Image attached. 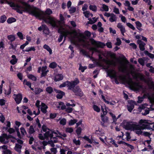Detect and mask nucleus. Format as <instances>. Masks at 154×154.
<instances>
[{"mask_svg": "<svg viewBox=\"0 0 154 154\" xmlns=\"http://www.w3.org/2000/svg\"><path fill=\"white\" fill-rule=\"evenodd\" d=\"M41 111L44 114L46 113L47 112V109L48 107L44 103H41Z\"/></svg>", "mask_w": 154, "mask_h": 154, "instance_id": "19", "label": "nucleus"}, {"mask_svg": "<svg viewBox=\"0 0 154 154\" xmlns=\"http://www.w3.org/2000/svg\"><path fill=\"white\" fill-rule=\"evenodd\" d=\"M101 60L103 62L105 63L107 65L109 66L112 65L115 66L116 65V62L113 60H110L106 59L104 58H103Z\"/></svg>", "mask_w": 154, "mask_h": 154, "instance_id": "15", "label": "nucleus"}, {"mask_svg": "<svg viewBox=\"0 0 154 154\" xmlns=\"http://www.w3.org/2000/svg\"><path fill=\"white\" fill-rule=\"evenodd\" d=\"M64 29L61 26L59 28L58 30V32L60 33V34H61L63 32H65V31H63Z\"/></svg>", "mask_w": 154, "mask_h": 154, "instance_id": "48", "label": "nucleus"}, {"mask_svg": "<svg viewBox=\"0 0 154 154\" xmlns=\"http://www.w3.org/2000/svg\"><path fill=\"white\" fill-rule=\"evenodd\" d=\"M93 108L95 111L98 112H100V108L99 107H98V106H97L96 105H94L93 106Z\"/></svg>", "mask_w": 154, "mask_h": 154, "instance_id": "39", "label": "nucleus"}, {"mask_svg": "<svg viewBox=\"0 0 154 154\" xmlns=\"http://www.w3.org/2000/svg\"><path fill=\"white\" fill-rule=\"evenodd\" d=\"M72 91L75 93L76 96L81 97L83 94L82 91L79 86H76Z\"/></svg>", "mask_w": 154, "mask_h": 154, "instance_id": "10", "label": "nucleus"}, {"mask_svg": "<svg viewBox=\"0 0 154 154\" xmlns=\"http://www.w3.org/2000/svg\"><path fill=\"white\" fill-rule=\"evenodd\" d=\"M35 121L36 122V124L38 125V127L40 128H41L42 125L41 124L38 118H37L36 119Z\"/></svg>", "mask_w": 154, "mask_h": 154, "instance_id": "59", "label": "nucleus"}, {"mask_svg": "<svg viewBox=\"0 0 154 154\" xmlns=\"http://www.w3.org/2000/svg\"><path fill=\"white\" fill-rule=\"evenodd\" d=\"M5 138L4 137L3 134H2V135L0 136V142L2 143L3 144H6L8 143V141H5Z\"/></svg>", "mask_w": 154, "mask_h": 154, "instance_id": "25", "label": "nucleus"}, {"mask_svg": "<svg viewBox=\"0 0 154 154\" xmlns=\"http://www.w3.org/2000/svg\"><path fill=\"white\" fill-rule=\"evenodd\" d=\"M46 23H48L50 24L53 27H58L56 22L54 19L51 17H49L48 20L45 19L43 20Z\"/></svg>", "mask_w": 154, "mask_h": 154, "instance_id": "9", "label": "nucleus"}, {"mask_svg": "<svg viewBox=\"0 0 154 154\" xmlns=\"http://www.w3.org/2000/svg\"><path fill=\"white\" fill-rule=\"evenodd\" d=\"M19 2L22 5V6L17 5H16L17 8V12L20 14H22L23 12H26L35 16L36 18L39 19L44 20L46 19L45 15H50L52 13V11L50 8H47L44 12L40 10L38 8L31 5L28 4L26 2L22 0L19 1Z\"/></svg>", "mask_w": 154, "mask_h": 154, "instance_id": "1", "label": "nucleus"}, {"mask_svg": "<svg viewBox=\"0 0 154 154\" xmlns=\"http://www.w3.org/2000/svg\"><path fill=\"white\" fill-rule=\"evenodd\" d=\"M90 40L91 44L97 48H102L106 46V45L104 43L100 41H96L93 38H91Z\"/></svg>", "mask_w": 154, "mask_h": 154, "instance_id": "6", "label": "nucleus"}, {"mask_svg": "<svg viewBox=\"0 0 154 154\" xmlns=\"http://www.w3.org/2000/svg\"><path fill=\"white\" fill-rule=\"evenodd\" d=\"M3 154H12V153L10 150L7 149L3 151Z\"/></svg>", "mask_w": 154, "mask_h": 154, "instance_id": "64", "label": "nucleus"}, {"mask_svg": "<svg viewBox=\"0 0 154 154\" xmlns=\"http://www.w3.org/2000/svg\"><path fill=\"white\" fill-rule=\"evenodd\" d=\"M54 90L56 93H58L56 96V97L57 99H60L62 98L63 96L65 94V93L61 90L55 89H54Z\"/></svg>", "mask_w": 154, "mask_h": 154, "instance_id": "16", "label": "nucleus"}, {"mask_svg": "<svg viewBox=\"0 0 154 154\" xmlns=\"http://www.w3.org/2000/svg\"><path fill=\"white\" fill-rule=\"evenodd\" d=\"M89 9L94 12H96L97 8L95 5H90L89 6Z\"/></svg>", "mask_w": 154, "mask_h": 154, "instance_id": "35", "label": "nucleus"}, {"mask_svg": "<svg viewBox=\"0 0 154 154\" xmlns=\"http://www.w3.org/2000/svg\"><path fill=\"white\" fill-rule=\"evenodd\" d=\"M143 123L149 124L148 120H143L142 119L140 120L139 122V124L140 125H141L143 124Z\"/></svg>", "mask_w": 154, "mask_h": 154, "instance_id": "46", "label": "nucleus"}, {"mask_svg": "<svg viewBox=\"0 0 154 154\" xmlns=\"http://www.w3.org/2000/svg\"><path fill=\"white\" fill-rule=\"evenodd\" d=\"M73 130L72 128L68 127L66 128L65 131L66 132L71 133L73 132Z\"/></svg>", "mask_w": 154, "mask_h": 154, "instance_id": "44", "label": "nucleus"}, {"mask_svg": "<svg viewBox=\"0 0 154 154\" xmlns=\"http://www.w3.org/2000/svg\"><path fill=\"white\" fill-rule=\"evenodd\" d=\"M144 53L145 55L148 56L151 59L154 58V54L149 53L147 51H145Z\"/></svg>", "mask_w": 154, "mask_h": 154, "instance_id": "34", "label": "nucleus"}, {"mask_svg": "<svg viewBox=\"0 0 154 154\" xmlns=\"http://www.w3.org/2000/svg\"><path fill=\"white\" fill-rule=\"evenodd\" d=\"M11 58L12 59L10 60V63L13 65L15 64L18 61V59L16 58L15 55H13L11 56Z\"/></svg>", "mask_w": 154, "mask_h": 154, "instance_id": "23", "label": "nucleus"}, {"mask_svg": "<svg viewBox=\"0 0 154 154\" xmlns=\"http://www.w3.org/2000/svg\"><path fill=\"white\" fill-rule=\"evenodd\" d=\"M43 91V89L39 88L36 87L34 89V92L35 94H38Z\"/></svg>", "mask_w": 154, "mask_h": 154, "instance_id": "24", "label": "nucleus"}, {"mask_svg": "<svg viewBox=\"0 0 154 154\" xmlns=\"http://www.w3.org/2000/svg\"><path fill=\"white\" fill-rule=\"evenodd\" d=\"M136 26V28L139 30H140V28L142 26V24L139 21H137L135 22Z\"/></svg>", "mask_w": 154, "mask_h": 154, "instance_id": "42", "label": "nucleus"}, {"mask_svg": "<svg viewBox=\"0 0 154 154\" xmlns=\"http://www.w3.org/2000/svg\"><path fill=\"white\" fill-rule=\"evenodd\" d=\"M107 74L106 77L109 76L111 79H114L115 82L116 84H119V82L117 79V72L112 69H107L106 70Z\"/></svg>", "mask_w": 154, "mask_h": 154, "instance_id": "2", "label": "nucleus"}, {"mask_svg": "<svg viewBox=\"0 0 154 154\" xmlns=\"http://www.w3.org/2000/svg\"><path fill=\"white\" fill-rule=\"evenodd\" d=\"M23 84L24 85H26L27 86H29V85H31V83L27 81L26 79H25L23 80Z\"/></svg>", "mask_w": 154, "mask_h": 154, "instance_id": "60", "label": "nucleus"}, {"mask_svg": "<svg viewBox=\"0 0 154 154\" xmlns=\"http://www.w3.org/2000/svg\"><path fill=\"white\" fill-rule=\"evenodd\" d=\"M126 139L127 141H129L131 138V137L130 133L126 132Z\"/></svg>", "mask_w": 154, "mask_h": 154, "instance_id": "57", "label": "nucleus"}, {"mask_svg": "<svg viewBox=\"0 0 154 154\" xmlns=\"http://www.w3.org/2000/svg\"><path fill=\"white\" fill-rule=\"evenodd\" d=\"M44 48L46 49L49 52L50 54H51L52 53V50L50 48L48 45L45 44L43 46Z\"/></svg>", "mask_w": 154, "mask_h": 154, "instance_id": "29", "label": "nucleus"}, {"mask_svg": "<svg viewBox=\"0 0 154 154\" xmlns=\"http://www.w3.org/2000/svg\"><path fill=\"white\" fill-rule=\"evenodd\" d=\"M7 124L6 125L7 127H4L3 128V129H5V130H7L8 129V128H10L11 127V122L9 121H7Z\"/></svg>", "mask_w": 154, "mask_h": 154, "instance_id": "51", "label": "nucleus"}, {"mask_svg": "<svg viewBox=\"0 0 154 154\" xmlns=\"http://www.w3.org/2000/svg\"><path fill=\"white\" fill-rule=\"evenodd\" d=\"M17 35L20 39L22 40L23 39V36L22 33L20 32H18L17 33Z\"/></svg>", "mask_w": 154, "mask_h": 154, "instance_id": "63", "label": "nucleus"}, {"mask_svg": "<svg viewBox=\"0 0 154 154\" xmlns=\"http://www.w3.org/2000/svg\"><path fill=\"white\" fill-rule=\"evenodd\" d=\"M126 25L130 28L132 29L133 30H134L135 29L133 25L129 23H127Z\"/></svg>", "mask_w": 154, "mask_h": 154, "instance_id": "52", "label": "nucleus"}, {"mask_svg": "<svg viewBox=\"0 0 154 154\" xmlns=\"http://www.w3.org/2000/svg\"><path fill=\"white\" fill-rule=\"evenodd\" d=\"M35 131L34 130L33 126L30 125L29 127V128L28 130V133L30 135L33 134L35 132Z\"/></svg>", "mask_w": 154, "mask_h": 154, "instance_id": "33", "label": "nucleus"}, {"mask_svg": "<svg viewBox=\"0 0 154 154\" xmlns=\"http://www.w3.org/2000/svg\"><path fill=\"white\" fill-rule=\"evenodd\" d=\"M57 116V113H51L50 114V119H53L56 117Z\"/></svg>", "mask_w": 154, "mask_h": 154, "instance_id": "56", "label": "nucleus"}, {"mask_svg": "<svg viewBox=\"0 0 154 154\" xmlns=\"http://www.w3.org/2000/svg\"><path fill=\"white\" fill-rule=\"evenodd\" d=\"M35 51V48L33 47H28L27 48H26V49L25 50H22V51L24 52H29L31 51Z\"/></svg>", "mask_w": 154, "mask_h": 154, "instance_id": "31", "label": "nucleus"}, {"mask_svg": "<svg viewBox=\"0 0 154 154\" xmlns=\"http://www.w3.org/2000/svg\"><path fill=\"white\" fill-rule=\"evenodd\" d=\"M110 17L109 19V20L111 22H113L116 21L117 18L116 16L113 13H111Z\"/></svg>", "mask_w": 154, "mask_h": 154, "instance_id": "22", "label": "nucleus"}, {"mask_svg": "<svg viewBox=\"0 0 154 154\" xmlns=\"http://www.w3.org/2000/svg\"><path fill=\"white\" fill-rule=\"evenodd\" d=\"M123 128L126 130H137V125L132 122H127L123 126Z\"/></svg>", "mask_w": 154, "mask_h": 154, "instance_id": "4", "label": "nucleus"}, {"mask_svg": "<svg viewBox=\"0 0 154 154\" xmlns=\"http://www.w3.org/2000/svg\"><path fill=\"white\" fill-rule=\"evenodd\" d=\"M73 33L75 34V36H77L79 35V37L83 39L86 38L85 36L88 37H89L91 35V32L88 30L85 31L84 32V34L85 36L82 33H77L75 30H74L73 31Z\"/></svg>", "mask_w": 154, "mask_h": 154, "instance_id": "5", "label": "nucleus"}, {"mask_svg": "<svg viewBox=\"0 0 154 154\" xmlns=\"http://www.w3.org/2000/svg\"><path fill=\"white\" fill-rule=\"evenodd\" d=\"M63 78V75L62 74H58L55 76L54 81L57 82L62 80Z\"/></svg>", "mask_w": 154, "mask_h": 154, "instance_id": "21", "label": "nucleus"}, {"mask_svg": "<svg viewBox=\"0 0 154 154\" xmlns=\"http://www.w3.org/2000/svg\"><path fill=\"white\" fill-rule=\"evenodd\" d=\"M138 62L141 65L144 66V61L142 58H139L138 59Z\"/></svg>", "mask_w": 154, "mask_h": 154, "instance_id": "53", "label": "nucleus"}, {"mask_svg": "<svg viewBox=\"0 0 154 154\" xmlns=\"http://www.w3.org/2000/svg\"><path fill=\"white\" fill-rule=\"evenodd\" d=\"M76 11V8L75 7H71L70 8V9L69 10V13L70 14L75 13Z\"/></svg>", "mask_w": 154, "mask_h": 154, "instance_id": "43", "label": "nucleus"}, {"mask_svg": "<svg viewBox=\"0 0 154 154\" xmlns=\"http://www.w3.org/2000/svg\"><path fill=\"white\" fill-rule=\"evenodd\" d=\"M105 115H101V117L102 121L104 122H106L108 120V118L107 116H105Z\"/></svg>", "mask_w": 154, "mask_h": 154, "instance_id": "36", "label": "nucleus"}, {"mask_svg": "<svg viewBox=\"0 0 154 154\" xmlns=\"http://www.w3.org/2000/svg\"><path fill=\"white\" fill-rule=\"evenodd\" d=\"M27 137L29 138V144L31 145L33 141L34 140V138L32 136H29Z\"/></svg>", "mask_w": 154, "mask_h": 154, "instance_id": "58", "label": "nucleus"}, {"mask_svg": "<svg viewBox=\"0 0 154 154\" xmlns=\"http://www.w3.org/2000/svg\"><path fill=\"white\" fill-rule=\"evenodd\" d=\"M72 91L75 93L76 96L81 97L83 94L82 91L79 86H76Z\"/></svg>", "mask_w": 154, "mask_h": 154, "instance_id": "11", "label": "nucleus"}, {"mask_svg": "<svg viewBox=\"0 0 154 154\" xmlns=\"http://www.w3.org/2000/svg\"><path fill=\"white\" fill-rule=\"evenodd\" d=\"M132 87L134 90L136 91H138L140 89L142 88V85H140L138 83L136 82L133 83V85L132 86Z\"/></svg>", "mask_w": 154, "mask_h": 154, "instance_id": "18", "label": "nucleus"}, {"mask_svg": "<svg viewBox=\"0 0 154 154\" xmlns=\"http://www.w3.org/2000/svg\"><path fill=\"white\" fill-rule=\"evenodd\" d=\"M46 91L49 94L52 93L53 90V88L51 86L47 87L45 89Z\"/></svg>", "mask_w": 154, "mask_h": 154, "instance_id": "37", "label": "nucleus"}, {"mask_svg": "<svg viewBox=\"0 0 154 154\" xmlns=\"http://www.w3.org/2000/svg\"><path fill=\"white\" fill-rule=\"evenodd\" d=\"M141 126L137 125V130H143L146 129L149 125L144 124H141Z\"/></svg>", "mask_w": 154, "mask_h": 154, "instance_id": "20", "label": "nucleus"}, {"mask_svg": "<svg viewBox=\"0 0 154 154\" xmlns=\"http://www.w3.org/2000/svg\"><path fill=\"white\" fill-rule=\"evenodd\" d=\"M128 103L130 104V105L127 106V109L130 112H131L134 108V105L136 104V102L134 101L130 100L128 101Z\"/></svg>", "mask_w": 154, "mask_h": 154, "instance_id": "12", "label": "nucleus"}, {"mask_svg": "<svg viewBox=\"0 0 154 154\" xmlns=\"http://www.w3.org/2000/svg\"><path fill=\"white\" fill-rule=\"evenodd\" d=\"M14 96H15L14 100L17 104L20 103L22 99V94L21 93H19L18 94H14Z\"/></svg>", "mask_w": 154, "mask_h": 154, "instance_id": "13", "label": "nucleus"}, {"mask_svg": "<svg viewBox=\"0 0 154 154\" xmlns=\"http://www.w3.org/2000/svg\"><path fill=\"white\" fill-rule=\"evenodd\" d=\"M87 67L86 66H82L81 64L79 65V69L82 72H84L85 69H86Z\"/></svg>", "mask_w": 154, "mask_h": 154, "instance_id": "45", "label": "nucleus"}, {"mask_svg": "<svg viewBox=\"0 0 154 154\" xmlns=\"http://www.w3.org/2000/svg\"><path fill=\"white\" fill-rule=\"evenodd\" d=\"M7 38L10 41V42H12L13 41L15 40V37L14 35H11L7 36Z\"/></svg>", "mask_w": 154, "mask_h": 154, "instance_id": "27", "label": "nucleus"}, {"mask_svg": "<svg viewBox=\"0 0 154 154\" xmlns=\"http://www.w3.org/2000/svg\"><path fill=\"white\" fill-rule=\"evenodd\" d=\"M4 1L6 3L8 4V5H9L11 7V8H13V9L15 10H16V11L17 12V10L16 9L17 8V7L16 6L17 5H21L22 6V5H22H20L18 4L17 3H15L14 2L11 1L9 2L7 0H1L0 1V3L2 4H3L4 3Z\"/></svg>", "mask_w": 154, "mask_h": 154, "instance_id": "7", "label": "nucleus"}, {"mask_svg": "<svg viewBox=\"0 0 154 154\" xmlns=\"http://www.w3.org/2000/svg\"><path fill=\"white\" fill-rule=\"evenodd\" d=\"M8 131L10 134H11L15 132V130L13 128H10L9 129L8 128Z\"/></svg>", "mask_w": 154, "mask_h": 154, "instance_id": "62", "label": "nucleus"}, {"mask_svg": "<svg viewBox=\"0 0 154 154\" xmlns=\"http://www.w3.org/2000/svg\"><path fill=\"white\" fill-rule=\"evenodd\" d=\"M117 42L115 43V45L117 46H119L122 43L121 41L119 38H116Z\"/></svg>", "mask_w": 154, "mask_h": 154, "instance_id": "55", "label": "nucleus"}, {"mask_svg": "<svg viewBox=\"0 0 154 154\" xmlns=\"http://www.w3.org/2000/svg\"><path fill=\"white\" fill-rule=\"evenodd\" d=\"M16 20H17L16 18L13 17H11L7 19V22L8 24H11L16 22Z\"/></svg>", "mask_w": 154, "mask_h": 154, "instance_id": "26", "label": "nucleus"}, {"mask_svg": "<svg viewBox=\"0 0 154 154\" xmlns=\"http://www.w3.org/2000/svg\"><path fill=\"white\" fill-rule=\"evenodd\" d=\"M57 66V64L56 62H53L50 64L49 66L51 68L54 69L56 68Z\"/></svg>", "mask_w": 154, "mask_h": 154, "instance_id": "30", "label": "nucleus"}, {"mask_svg": "<svg viewBox=\"0 0 154 154\" xmlns=\"http://www.w3.org/2000/svg\"><path fill=\"white\" fill-rule=\"evenodd\" d=\"M82 129L80 127H78L76 130V132L78 136L80 135L82 132Z\"/></svg>", "mask_w": 154, "mask_h": 154, "instance_id": "47", "label": "nucleus"}, {"mask_svg": "<svg viewBox=\"0 0 154 154\" xmlns=\"http://www.w3.org/2000/svg\"><path fill=\"white\" fill-rule=\"evenodd\" d=\"M73 109L72 108L70 107H68L66 108L65 111L68 113H70L72 112Z\"/></svg>", "mask_w": 154, "mask_h": 154, "instance_id": "61", "label": "nucleus"}, {"mask_svg": "<svg viewBox=\"0 0 154 154\" xmlns=\"http://www.w3.org/2000/svg\"><path fill=\"white\" fill-rule=\"evenodd\" d=\"M27 77L29 79L32 81H36L37 80V79L36 77L32 74H29L28 75Z\"/></svg>", "mask_w": 154, "mask_h": 154, "instance_id": "32", "label": "nucleus"}, {"mask_svg": "<svg viewBox=\"0 0 154 154\" xmlns=\"http://www.w3.org/2000/svg\"><path fill=\"white\" fill-rule=\"evenodd\" d=\"M39 31L43 30V33L45 35H48L50 33V30L47 26L45 24H42L38 28Z\"/></svg>", "mask_w": 154, "mask_h": 154, "instance_id": "8", "label": "nucleus"}, {"mask_svg": "<svg viewBox=\"0 0 154 154\" xmlns=\"http://www.w3.org/2000/svg\"><path fill=\"white\" fill-rule=\"evenodd\" d=\"M59 105L60 106H61V109L62 110L66 109V105H65L64 103L62 102H60L59 103Z\"/></svg>", "mask_w": 154, "mask_h": 154, "instance_id": "50", "label": "nucleus"}, {"mask_svg": "<svg viewBox=\"0 0 154 154\" xmlns=\"http://www.w3.org/2000/svg\"><path fill=\"white\" fill-rule=\"evenodd\" d=\"M66 82H67V87H68V89L72 91L76 86L79 83V81L78 79L76 78L75 80L71 82L67 81Z\"/></svg>", "mask_w": 154, "mask_h": 154, "instance_id": "3", "label": "nucleus"}, {"mask_svg": "<svg viewBox=\"0 0 154 154\" xmlns=\"http://www.w3.org/2000/svg\"><path fill=\"white\" fill-rule=\"evenodd\" d=\"M7 17L5 14L2 15L0 17V23H4L6 21Z\"/></svg>", "mask_w": 154, "mask_h": 154, "instance_id": "28", "label": "nucleus"}, {"mask_svg": "<svg viewBox=\"0 0 154 154\" xmlns=\"http://www.w3.org/2000/svg\"><path fill=\"white\" fill-rule=\"evenodd\" d=\"M45 133L44 134V136L45 138H47L48 137H50V139H52V138L54 139H56V137H53V133L49 131H46L45 132Z\"/></svg>", "mask_w": 154, "mask_h": 154, "instance_id": "17", "label": "nucleus"}, {"mask_svg": "<svg viewBox=\"0 0 154 154\" xmlns=\"http://www.w3.org/2000/svg\"><path fill=\"white\" fill-rule=\"evenodd\" d=\"M137 43L139 45L140 50L142 51H144L145 50V46L146 44L140 40L138 39L137 40Z\"/></svg>", "mask_w": 154, "mask_h": 154, "instance_id": "14", "label": "nucleus"}, {"mask_svg": "<svg viewBox=\"0 0 154 154\" xmlns=\"http://www.w3.org/2000/svg\"><path fill=\"white\" fill-rule=\"evenodd\" d=\"M77 122V121L75 119H71L69 122V126H72L76 123Z\"/></svg>", "mask_w": 154, "mask_h": 154, "instance_id": "38", "label": "nucleus"}, {"mask_svg": "<svg viewBox=\"0 0 154 154\" xmlns=\"http://www.w3.org/2000/svg\"><path fill=\"white\" fill-rule=\"evenodd\" d=\"M15 147V149L17 151L19 152V151H21L20 149H21L22 146L18 143H16V144Z\"/></svg>", "mask_w": 154, "mask_h": 154, "instance_id": "40", "label": "nucleus"}, {"mask_svg": "<svg viewBox=\"0 0 154 154\" xmlns=\"http://www.w3.org/2000/svg\"><path fill=\"white\" fill-rule=\"evenodd\" d=\"M66 122V119L63 118L62 119L60 122V124L63 125H65Z\"/></svg>", "mask_w": 154, "mask_h": 154, "instance_id": "41", "label": "nucleus"}, {"mask_svg": "<svg viewBox=\"0 0 154 154\" xmlns=\"http://www.w3.org/2000/svg\"><path fill=\"white\" fill-rule=\"evenodd\" d=\"M102 8L103 9V11H108L109 8L108 6L105 4H103Z\"/></svg>", "mask_w": 154, "mask_h": 154, "instance_id": "49", "label": "nucleus"}, {"mask_svg": "<svg viewBox=\"0 0 154 154\" xmlns=\"http://www.w3.org/2000/svg\"><path fill=\"white\" fill-rule=\"evenodd\" d=\"M83 138L86 141H88L89 143H91V144L92 143V141L90 139H89V138L88 137L86 136H85L83 137Z\"/></svg>", "mask_w": 154, "mask_h": 154, "instance_id": "54", "label": "nucleus"}]
</instances>
